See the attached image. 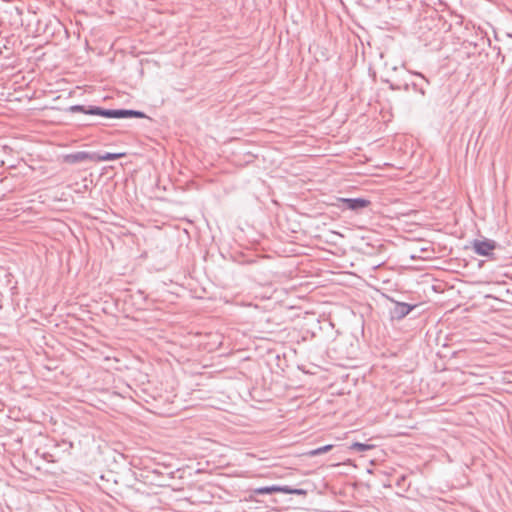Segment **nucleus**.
Masks as SVG:
<instances>
[{
	"instance_id": "nucleus-7",
	"label": "nucleus",
	"mask_w": 512,
	"mask_h": 512,
	"mask_svg": "<svg viewBox=\"0 0 512 512\" xmlns=\"http://www.w3.org/2000/svg\"><path fill=\"white\" fill-rule=\"evenodd\" d=\"M332 448H333V445L328 444V445L313 449V450L307 452L306 455L310 456V457L317 456V455H320V454L330 451Z\"/></svg>"
},
{
	"instance_id": "nucleus-1",
	"label": "nucleus",
	"mask_w": 512,
	"mask_h": 512,
	"mask_svg": "<svg viewBox=\"0 0 512 512\" xmlns=\"http://www.w3.org/2000/svg\"><path fill=\"white\" fill-rule=\"evenodd\" d=\"M256 494H271V493H285V494H297V495H304L305 491L302 489H290L288 487H281V486H268V487H261L257 488L254 491Z\"/></svg>"
},
{
	"instance_id": "nucleus-9",
	"label": "nucleus",
	"mask_w": 512,
	"mask_h": 512,
	"mask_svg": "<svg viewBox=\"0 0 512 512\" xmlns=\"http://www.w3.org/2000/svg\"><path fill=\"white\" fill-rule=\"evenodd\" d=\"M399 306L403 309V313H408L413 309V306H409L405 303H400Z\"/></svg>"
},
{
	"instance_id": "nucleus-8",
	"label": "nucleus",
	"mask_w": 512,
	"mask_h": 512,
	"mask_svg": "<svg viewBox=\"0 0 512 512\" xmlns=\"http://www.w3.org/2000/svg\"><path fill=\"white\" fill-rule=\"evenodd\" d=\"M374 446L370 444H364L360 442H354L351 444L350 449L357 450V451H366L373 449Z\"/></svg>"
},
{
	"instance_id": "nucleus-5",
	"label": "nucleus",
	"mask_w": 512,
	"mask_h": 512,
	"mask_svg": "<svg viewBox=\"0 0 512 512\" xmlns=\"http://www.w3.org/2000/svg\"><path fill=\"white\" fill-rule=\"evenodd\" d=\"M67 159L70 162H80V161H85V160H93L94 161L95 155L87 153V152H78L76 154L69 155L67 157Z\"/></svg>"
},
{
	"instance_id": "nucleus-6",
	"label": "nucleus",
	"mask_w": 512,
	"mask_h": 512,
	"mask_svg": "<svg viewBox=\"0 0 512 512\" xmlns=\"http://www.w3.org/2000/svg\"><path fill=\"white\" fill-rule=\"evenodd\" d=\"M125 152H119V153H106L104 155H95L94 161H110V160H116L122 157H125Z\"/></svg>"
},
{
	"instance_id": "nucleus-3",
	"label": "nucleus",
	"mask_w": 512,
	"mask_h": 512,
	"mask_svg": "<svg viewBox=\"0 0 512 512\" xmlns=\"http://www.w3.org/2000/svg\"><path fill=\"white\" fill-rule=\"evenodd\" d=\"M104 116L107 117H114V118H125V117H136V118H143L145 117V114L140 111H133V110H111L101 113Z\"/></svg>"
},
{
	"instance_id": "nucleus-2",
	"label": "nucleus",
	"mask_w": 512,
	"mask_h": 512,
	"mask_svg": "<svg viewBox=\"0 0 512 512\" xmlns=\"http://www.w3.org/2000/svg\"><path fill=\"white\" fill-rule=\"evenodd\" d=\"M473 248L478 255L489 256L496 248L495 242L491 240H476L473 242Z\"/></svg>"
},
{
	"instance_id": "nucleus-4",
	"label": "nucleus",
	"mask_w": 512,
	"mask_h": 512,
	"mask_svg": "<svg viewBox=\"0 0 512 512\" xmlns=\"http://www.w3.org/2000/svg\"><path fill=\"white\" fill-rule=\"evenodd\" d=\"M339 201L346 204V207L350 210H359L366 208L370 205V201L363 198L357 199H349V198H340Z\"/></svg>"
}]
</instances>
